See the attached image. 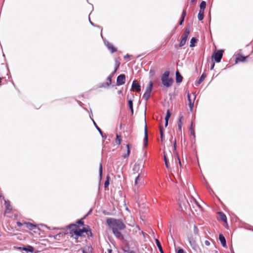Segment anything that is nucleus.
I'll return each instance as SVG.
<instances>
[{
    "label": "nucleus",
    "instance_id": "nucleus-53",
    "mask_svg": "<svg viewBox=\"0 0 253 253\" xmlns=\"http://www.w3.org/2000/svg\"><path fill=\"white\" fill-rule=\"evenodd\" d=\"M83 253H87L84 250H83Z\"/></svg>",
    "mask_w": 253,
    "mask_h": 253
},
{
    "label": "nucleus",
    "instance_id": "nucleus-23",
    "mask_svg": "<svg viewBox=\"0 0 253 253\" xmlns=\"http://www.w3.org/2000/svg\"><path fill=\"white\" fill-rule=\"evenodd\" d=\"M141 179V177L140 174H138V175L136 177L134 182V186L137 188L139 186V181Z\"/></svg>",
    "mask_w": 253,
    "mask_h": 253
},
{
    "label": "nucleus",
    "instance_id": "nucleus-51",
    "mask_svg": "<svg viewBox=\"0 0 253 253\" xmlns=\"http://www.w3.org/2000/svg\"><path fill=\"white\" fill-rule=\"evenodd\" d=\"M195 203L199 208H201V206L198 204L197 201L195 200Z\"/></svg>",
    "mask_w": 253,
    "mask_h": 253
},
{
    "label": "nucleus",
    "instance_id": "nucleus-38",
    "mask_svg": "<svg viewBox=\"0 0 253 253\" xmlns=\"http://www.w3.org/2000/svg\"><path fill=\"white\" fill-rule=\"evenodd\" d=\"M107 81H108L107 84L108 86H109L112 83V79L111 78V77H108L107 78Z\"/></svg>",
    "mask_w": 253,
    "mask_h": 253
},
{
    "label": "nucleus",
    "instance_id": "nucleus-59",
    "mask_svg": "<svg viewBox=\"0 0 253 253\" xmlns=\"http://www.w3.org/2000/svg\"><path fill=\"white\" fill-rule=\"evenodd\" d=\"M250 230H252L253 231V229H250Z\"/></svg>",
    "mask_w": 253,
    "mask_h": 253
},
{
    "label": "nucleus",
    "instance_id": "nucleus-54",
    "mask_svg": "<svg viewBox=\"0 0 253 253\" xmlns=\"http://www.w3.org/2000/svg\"><path fill=\"white\" fill-rule=\"evenodd\" d=\"M93 123H94V125H95V126H98L96 125V123H95L94 121H93Z\"/></svg>",
    "mask_w": 253,
    "mask_h": 253
},
{
    "label": "nucleus",
    "instance_id": "nucleus-58",
    "mask_svg": "<svg viewBox=\"0 0 253 253\" xmlns=\"http://www.w3.org/2000/svg\"><path fill=\"white\" fill-rule=\"evenodd\" d=\"M179 130H181V127H179Z\"/></svg>",
    "mask_w": 253,
    "mask_h": 253
},
{
    "label": "nucleus",
    "instance_id": "nucleus-46",
    "mask_svg": "<svg viewBox=\"0 0 253 253\" xmlns=\"http://www.w3.org/2000/svg\"><path fill=\"white\" fill-rule=\"evenodd\" d=\"M129 57V55H128V54L126 55H125V56H124V58H125V59H127V58H128Z\"/></svg>",
    "mask_w": 253,
    "mask_h": 253
},
{
    "label": "nucleus",
    "instance_id": "nucleus-49",
    "mask_svg": "<svg viewBox=\"0 0 253 253\" xmlns=\"http://www.w3.org/2000/svg\"><path fill=\"white\" fill-rule=\"evenodd\" d=\"M6 208H7V210H9V211H10V210H11V209L10 208V206H7L6 207Z\"/></svg>",
    "mask_w": 253,
    "mask_h": 253
},
{
    "label": "nucleus",
    "instance_id": "nucleus-5",
    "mask_svg": "<svg viewBox=\"0 0 253 253\" xmlns=\"http://www.w3.org/2000/svg\"><path fill=\"white\" fill-rule=\"evenodd\" d=\"M179 206L182 211H186L188 209L190 208V206L186 197L181 196L178 199Z\"/></svg>",
    "mask_w": 253,
    "mask_h": 253
},
{
    "label": "nucleus",
    "instance_id": "nucleus-36",
    "mask_svg": "<svg viewBox=\"0 0 253 253\" xmlns=\"http://www.w3.org/2000/svg\"><path fill=\"white\" fill-rule=\"evenodd\" d=\"M189 131L191 135H192L194 137H195V133L194 127H190Z\"/></svg>",
    "mask_w": 253,
    "mask_h": 253
},
{
    "label": "nucleus",
    "instance_id": "nucleus-8",
    "mask_svg": "<svg viewBox=\"0 0 253 253\" xmlns=\"http://www.w3.org/2000/svg\"><path fill=\"white\" fill-rule=\"evenodd\" d=\"M223 53L222 50H218L213 55V57L215 62L218 63L220 62L222 57Z\"/></svg>",
    "mask_w": 253,
    "mask_h": 253
},
{
    "label": "nucleus",
    "instance_id": "nucleus-26",
    "mask_svg": "<svg viewBox=\"0 0 253 253\" xmlns=\"http://www.w3.org/2000/svg\"><path fill=\"white\" fill-rule=\"evenodd\" d=\"M204 10H200L199 12L198 17V19L200 21L204 19Z\"/></svg>",
    "mask_w": 253,
    "mask_h": 253
},
{
    "label": "nucleus",
    "instance_id": "nucleus-25",
    "mask_svg": "<svg viewBox=\"0 0 253 253\" xmlns=\"http://www.w3.org/2000/svg\"><path fill=\"white\" fill-rule=\"evenodd\" d=\"M156 245L160 252L161 253H164V251H163V248H162V247L161 245V243L160 242V241H159L158 239H156Z\"/></svg>",
    "mask_w": 253,
    "mask_h": 253
},
{
    "label": "nucleus",
    "instance_id": "nucleus-1",
    "mask_svg": "<svg viewBox=\"0 0 253 253\" xmlns=\"http://www.w3.org/2000/svg\"><path fill=\"white\" fill-rule=\"evenodd\" d=\"M71 230V236L78 242L80 237H87V238L93 236L91 229L88 225H85L82 229H80L78 225L75 224H71L69 226Z\"/></svg>",
    "mask_w": 253,
    "mask_h": 253
},
{
    "label": "nucleus",
    "instance_id": "nucleus-17",
    "mask_svg": "<svg viewBox=\"0 0 253 253\" xmlns=\"http://www.w3.org/2000/svg\"><path fill=\"white\" fill-rule=\"evenodd\" d=\"M106 45L107 46L108 48L110 50H111V52L112 53H114L116 51V49L114 47V46L113 45V44L112 43L108 42L107 43H106Z\"/></svg>",
    "mask_w": 253,
    "mask_h": 253
},
{
    "label": "nucleus",
    "instance_id": "nucleus-55",
    "mask_svg": "<svg viewBox=\"0 0 253 253\" xmlns=\"http://www.w3.org/2000/svg\"><path fill=\"white\" fill-rule=\"evenodd\" d=\"M90 23L92 25H94L93 23L90 20Z\"/></svg>",
    "mask_w": 253,
    "mask_h": 253
},
{
    "label": "nucleus",
    "instance_id": "nucleus-21",
    "mask_svg": "<svg viewBox=\"0 0 253 253\" xmlns=\"http://www.w3.org/2000/svg\"><path fill=\"white\" fill-rule=\"evenodd\" d=\"M148 131L147 127H145V137H144V146L146 147L147 146L148 143Z\"/></svg>",
    "mask_w": 253,
    "mask_h": 253
},
{
    "label": "nucleus",
    "instance_id": "nucleus-34",
    "mask_svg": "<svg viewBox=\"0 0 253 253\" xmlns=\"http://www.w3.org/2000/svg\"><path fill=\"white\" fill-rule=\"evenodd\" d=\"M140 170V166L139 165H138V164H135L134 165V167H133V171H135L137 172H138Z\"/></svg>",
    "mask_w": 253,
    "mask_h": 253
},
{
    "label": "nucleus",
    "instance_id": "nucleus-24",
    "mask_svg": "<svg viewBox=\"0 0 253 253\" xmlns=\"http://www.w3.org/2000/svg\"><path fill=\"white\" fill-rule=\"evenodd\" d=\"M186 14V10L184 9L182 11V14H181V20L180 21H179V25H182L183 21H184V18H185V16Z\"/></svg>",
    "mask_w": 253,
    "mask_h": 253
},
{
    "label": "nucleus",
    "instance_id": "nucleus-7",
    "mask_svg": "<svg viewBox=\"0 0 253 253\" xmlns=\"http://www.w3.org/2000/svg\"><path fill=\"white\" fill-rule=\"evenodd\" d=\"M190 34V31L188 29H186L184 34L182 35L181 41L179 43V46L182 47L185 45L187 40L188 35Z\"/></svg>",
    "mask_w": 253,
    "mask_h": 253
},
{
    "label": "nucleus",
    "instance_id": "nucleus-6",
    "mask_svg": "<svg viewBox=\"0 0 253 253\" xmlns=\"http://www.w3.org/2000/svg\"><path fill=\"white\" fill-rule=\"evenodd\" d=\"M153 85V82L152 81L150 82L146 88V91L143 95V98L146 101L148 100L150 96V94L152 90Z\"/></svg>",
    "mask_w": 253,
    "mask_h": 253
},
{
    "label": "nucleus",
    "instance_id": "nucleus-48",
    "mask_svg": "<svg viewBox=\"0 0 253 253\" xmlns=\"http://www.w3.org/2000/svg\"><path fill=\"white\" fill-rule=\"evenodd\" d=\"M173 145H174V150H175V149H176V141H174Z\"/></svg>",
    "mask_w": 253,
    "mask_h": 253
},
{
    "label": "nucleus",
    "instance_id": "nucleus-37",
    "mask_svg": "<svg viewBox=\"0 0 253 253\" xmlns=\"http://www.w3.org/2000/svg\"><path fill=\"white\" fill-rule=\"evenodd\" d=\"M109 176H108L107 177V179L104 183L105 188H106L107 187H108L109 186Z\"/></svg>",
    "mask_w": 253,
    "mask_h": 253
},
{
    "label": "nucleus",
    "instance_id": "nucleus-3",
    "mask_svg": "<svg viewBox=\"0 0 253 253\" xmlns=\"http://www.w3.org/2000/svg\"><path fill=\"white\" fill-rule=\"evenodd\" d=\"M193 232L194 235L191 234L188 237V241L190 246L194 250H196L198 248V245L197 242V237L199 236V229L197 226L194 225L193 227Z\"/></svg>",
    "mask_w": 253,
    "mask_h": 253
},
{
    "label": "nucleus",
    "instance_id": "nucleus-45",
    "mask_svg": "<svg viewBox=\"0 0 253 253\" xmlns=\"http://www.w3.org/2000/svg\"><path fill=\"white\" fill-rule=\"evenodd\" d=\"M214 63H213L211 67V70H212L214 68Z\"/></svg>",
    "mask_w": 253,
    "mask_h": 253
},
{
    "label": "nucleus",
    "instance_id": "nucleus-33",
    "mask_svg": "<svg viewBox=\"0 0 253 253\" xmlns=\"http://www.w3.org/2000/svg\"><path fill=\"white\" fill-rule=\"evenodd\" d=\"M128 106L130 110H131V112L132 114L133 113V102L131 100H129L128 101Z\"/></svg>",
    "mask_w": 253,
    "mask_h": 253
},
{
    "label": "nucleus",
    "instance_id": "nucleus-30",
    "mask_svg": "<svg viewBox=\"0 0 253 253\" xmlns=\"http://www.w3.org/2000/svg\"><path fill=\"white\" fill-rule=\"evenodd\" d=\"M164 159L165 165H166V167L168 169L169 168L168 160L167 158V154L165 151H164Z\"/></svg>",
    "mask_w": 253,
    "mask_h": 253
},
{
    "label": "nucleus",
    "instance_id": "nucleus-41",
    "mask_svg": "<svg viewBox=\"0 0 253 253\" xmlns=\"http://www.w3.org/2000/svg\"><path fill=\"white\" fill-rule=\"evenodd\" d=\"M17 226H18V227H21V226H22V225H24V223H21V222H19V221H18V222H17Z\"/></svg>",
    "mask_w": 253,
    "mask_h": 253
},
{
    "label": "nucleus",
    "instance_id": "nucleus-32",
    "mask_svg": "<svg viewBox=\"0 0 253 253\" xmlns=\"http://www.w3.org/2000/svg\"><path fill=\"white\" fill-rule=\"evenodd\" d=\"M124 251L126 253H135V252L130 249V248L128 247H125L124 249Z\"/></svg>",
    "mask_w": 253,
    "mask_h": 253
},
{
    "label": "nucleus",
    "instance_id": "nucleus-27",
    "mask_svg": "<svg viewBox=\"0 0 253 253\" xmlns=\"http://www.w3.org/2000/svg\"><path fill=\"white\" fill-rule=\"evenodd\" d=\"M122 141V137L121 136L119 135L118 134H116V138L115 139L116 143L118 145H120Z\"/></svg>",
    "mask_w": 253,
    "mask_h": 253
},
{
    "label": "nucleus",
    "instance_id": "nucleus-20",
    "mask_svg": "<svg viewBox=\"0 0 253 253\" xmlns=\"http://www.w3.org/2000/svg\"><path fill=\"white\" fill-rule=\"evenodd\" d=\"M126 148H127L126 153L124 154L123 155V157L124 158H127L129 156V155L130 154V146L129 144H127Z\"/></svg>",
    "mask_w": 253,
    "mask_h": 253
},
{
    "label": "nucleus",
    "instance_id": "nucleus-2",
    "mask_svg": "<svg viewBox=\"0 0 253 253\" xmlns=\"http://www.w3.org/2000/svg\"><path fill=\"white\" fill-rule=\"evenodd\" d=\"M107 223L112 229L113 233L116 238L121 240L124 239V236L120 231L126 228V225L121 220L109 218L107 219Z\"/></svg>",
    "mask_w": 253,
    "mask_h": 253
},
{
    "label": "nucleus",
    "instance_id": "nucleus-12",
    "mask_svg": "<svg viewBox=\"0 0 253 253\" xmlns=\"http://www.w3.org/2000/svg\"><path fill=\"white\" fill-rule=\"evenodd\" d=\"M193 96H194V99L192 100L191 99L190 94L188 93L187 95L188 99V101H189V107L191 111H192V109H193V107L194 106V100L196 98V96L194 94L193 95Z\"/></svg>",
    "mask_w": 253,
    "mask_h": 253
},
{
    "label": "nucleus",
    "instance_id": "nucleus-42",
    "mask_svg": "<svg viewBox=\"0 0 253 253\" xmlns=\"http://www.w3.org/2000/svg\"><path fill=\"white\" fill-rule=\"evenodd\" d=\"M177 253H185L182 249H179L177 251Z\"/></svg>",
    "mask_w": 253,
    "mask_h": 253
},
{
    "label": "nucleus",
    "instance_id": "nucleus-56",
    "mask_svg": "<svg viewBox=\"0 0 253 253\" xmlns=\"http://www.w3.org/2000/svg\"><path fill=\"white\" fill-rule=\"evenodd\" d=\"M195 0H191V2L193 3Z\"/></svg>",
    "mask_w": 253,
    "mask_h": 253
},
{
    "label": "nucleus",
    "instance_id": "nucleus-14",
    "mask_svg": "<svg viewBox=\"0 0 253 253\" xmlns=\"http://www.w3.org/2000/svg\"><path fill=\"white\" fill-rule=\"evenodd\" d=\"M219 240L221 242V244H222V246L223 247H226V240L224 236L220 234L219 235Z\"/></svg>",
    "mask_w": 253,
    "mask_h": 253
},
{
    "label": "nucleus",
    "instance_id": "nucleus-15",
    "mask_svg": "<svg viewBox=\"0 0 253 253\" xmlns=\"http://www.w3.org/2000/svg\"><path fill=\"white\" fill-rule=\"evenodd\" d=\"M171 116V113L169 110H168L167 111V115L165 117V126H167L168 125V121Z\"/></svg>",
    "mask_w": 253,
    "mask_h": 253
},
{
    "label": "nucleus",
    "instance_id": "nucleus-50",
    "mask_svg": "<svg viewBox=\"0 0 253 253\" xmlns=\"http://www.w3.org/2000/svg\"><path fill=\"white\" fill-rule=\"evenodd\" d=\"M189 123H190V126H193V123L191 122L190 120L189 121Z\"/></svg>",
    "mask_w": 253,
    "mask_h": 253
},
{
    "label": "nucleus",
    "instance_id": "nucleus-11",
    "mask_svg": "<svg viewBox=\"0 0 253 253\" xmlns=\"http://www.w3.org/2000/svg\"><path fill=\"white\" fill-rule=\"evenodd\" d=\"M132 88L133 90L135 91L136 92H139L141 90V87L139 84L136 83L135 80L133 81L132 84Z\"/></svg>",
    "mask_w": 253,
    "mask_h": 253
},
{
    "label": "nucleus",
    "instance_id": "nucleus-40",
    "mask_svg": "<svg viewBox=\"0 0 253 253\" xmlns=\"http://www.w3.org/2000/svg\"><path fill=\"white\" fill-rule=\"evenodd\" d=\"M77 223H78V224H79L82 225H84V222L82 220V219H80V220H79L77 222Z\"/></svg>",
    "mask_w": 253,
    "mask_h": 253
},
{
    "label": "nucleus",
    "instance_id": "nucleus-13",
    "mask_svg": "<svg viewBox=\"0 0 253 253\" xmlns=\"http://www.w3.org/2000/svg\"><path fill=\"white\" fill-rule=\"evenodd\" d=\"M24 224L25 226V227H26V228H27L30 230H33L37 228V226L36 225H34L30 222H24Z\"/></svg>",
    "mask_w": 253,
    "mask_h": 253
},
{
    "label": "nucleus",
    "instance_id": "nucleus-19",
    "mask_svg": "<svg viewBox=\"0 0 253 253\" xmlns=\"http://www.w3.org/2000/svg\"><path fill=\"white\" fill-rule=\"evenodd\" d=\"M182 77L178 71L176 72V83H181L182 81Z\"/></svg>",
    "mask_w": 253,
    "mask_h": 253
},
{
    "label": "nucleus",
    "instance_id": "nucleus-4",
    "mask_svg": "<svg viewBox=\"0 0 253 253\" xmlns=\"http://www.w3.org/2000/svg\"><path fill=\"white\" fill-rule=\"evenodd\" d=\"M169 72L167 71L164 72L161 77L163 84L167 87H170L173 82V79L169 78Z\"/></svg>",
    "mask_w": 253,
    "mask_h": 253
},
{
    "label": "nucleus",
    "instance_id": "nucleus-9",
    "mask_svg": "<svg viewBox=\"0 0 253 253\" xmlns=\"http://www.w3.org/2000/svg\"><path fill=\"white\" fill-rule=\"evenodd\" d=\"M126 81V76L124 74L119 75L117 79V85L120 86L124 84Z\"/></svg>",
    "mask_w": 253,
    "mask_h": 253
},
{
    "label": "nucleus",
    "instance_id": "nucleus-52",
    "mask_svg": "<svg viewBox=\"0 0 253 253\" xmlns=\"http://www.w3.org/2000/svg\"><path fill=\"white\" fill-rule=\"evenodd\" d=\"M178 161H179V164L180 165V166H181V162H180V160L179 159V158L178 157Z\"/></svg>",
    "mask_w": 253,
    "mask_h": 253
},
{
    "label": "nucleus",
    "instance_id": "nucleus-44",
    "mask_svg": "<svg viewBox=\"0 0 253 253\" xmlns=\"http://www.w3.org/2000/svg\"><path fill=\"white\" fill-rule=\"evenodd\" d=\"M205 244L207 246H209L210 245V242L209 241L206 240L205 241Z\"/></svg>",
    "mask_w": 253,
    "mask_h": 253
},
{
    "label": "nucleus",
    "instance_id": "nucleus-16",
    "mask_svg": "<svg viewBox=\"0 0 253 253\" xmlns=\"http://www.w3.org/2000/svg\"><path fill=\"white\" fill-rule=\"evenodd\" d=\"M218 214L219 215V217L220 220L225 222H227V218L225 214L224 213L222 212H219Z\"/></svg>",
    "mask_w": 253,
    "mask_h": 253
},
{
    "label": "nucleus",
    "instance_id": "nucleus-22",
    "mask_svg": "<svg viewBox=\"0 0 253 253\" xmlns=\"http://www.w3.org/2000/svg\"><path fill=\"white\" fill-rule=\"evenodd\" d=\"M246 58H247V57H245L242 55H240L239 56L236 57V62H238V61L245 62L246 60Z\"/></svg>",
    "mask_w": 253,
    "mask_h": 253
},
{
    "label": "nucleus",
    "instance_id": "nucleus-29",
    "mask_svg": "<svg viewBox=\"0 0 253 253\" xmlns=\"http://www.w3.org/2000/svg\"><path fill=\"white\" fill-rule=\"evenodd\" d=\"M206 1H202L201 3H200V10H205V8H206Z\"/></svg>",
    "mask_w": 253,
    "mask_h": 253
},
{
    "label": "nucleus",
    "instance_id": "nucleus-31",
    "mask_svg": "<svg viewBox=\"0 0 253 253\" xmlns=\"http://www.w3.org/2000/svg\"><path fill=\"white\" fill-rule=\"evenodd\" d=\"M197 39H196L195 38H192L190 41V46L194 47L195 46V43L197 42Z\"/></svg>",
    "mask_w": 253,
    "mask_h": 253
},
{
    "label": "nucleus",
    "instance_id": "nucleus-28",
    "mask_svg": "<svg viewBox=\"0 0 253 253\" xmlns=\"http://www.w3.org/2000/svg\"><path fill=\"white\" fill-rule=\"evenodd\" d=\"M206 77V75L205 74H203L200 78H199V79L198 80V82H197V84H201L204 80V79H205V78Z\"/></svg>",
    "mask_w": 253,
    "mask_h": 253
},
{
    "label": "nucleus",
    "instance_id": "nucleus-43",
    "mask_svg": "<svg viewBox=\"0 0 253 253\" xmlns=\"http://www.w3.org/2000/svg\"><path fill=\"white\" fill-rule=\"evenodd\" d=\"M118 69V67H116L115 69V70L114 71L113 73H112L111 75H110L108 77H111V78L112 79V77L113 76V74H114V73H115V72H116L117 70Z\"/></svg>",
    "mask_w": 253,
    "mask_h": 253
},
{
    "label": "nucleus",
    "instance_id": "nucleus-47",
    "mask_svg": "<svg viewBox=\"0 0 253 253\" xmlns=\"http://www.w3.org/2000/svg\"><path fill=\"white\" fill-rule=\"evenodd\" d=\"M96 128H97V129H98V130L100 132V133L101 134H102V131L101 130V129H100V127H96Z\"/></svg>",
    "mask_w": 253,
    "mask_h": 253
},
{
    "label": "nucleus",
    "instance_id": "nucleus-35",
    "mask_svg": "<svg viewBox=\"0 0 253 253\" xmlns=\"http://www.w3.org/2000/svg\"><path fill=\"white\" fill-rule=\"evenodd\" d=\"M160 134H161V141H163V139H164V128L160 127Z\"/></svg>",
    "mask_w": 253,
    "mask_h": 253
},
{
    "label": "nucleus",
    "instance_id": "nucleus-10",
    "mask_svg": "<svg viewBox=\"0 0 253 253\" xmlns=\"http://www.w3.org/2000/svg\"><path fill=\"white\" fill-rule=\"evenodd\" d=\"M189 124H187L186 123V120L185 118L181 115V114H180L179 115V119L178 120V121L177 122V126H182L183 125H187L188 126Z\"/></svg>",
    "mask_w": 253,
    "mask_h": 253
},
{
    "label": "nucleus",
    "instance_id": "nucleus-57",
    "mask_svg": "<svg viewBox=\"0 0 253 253\" xmlns=\"http://www.w3.org/2000/svg\"><path fill=\"white\" fill-rule=\"evenodd\" d=\"M145 126L147 127V125H146V123H145Z\"/></svg>",
    "mask_w": 253,
    "mask_h": 253
},
{
    "label": "nucleus",
    "instance_id": "nucleus-18",
    "mask_svg": "<svg viewBox=\"0 0 253 253\" xmlns=\"http://www.w3.org/2000/svg\"><path fill=\"white\" fill-rule=\"evenodd\" d=\"M20 249H22V250L23 251H25L31 253H33L34 252V248L31 246H28L27 247H23L22 248H20Z\"/></svg>",
    "mask_w": 253,
    "mask_h": 253
},
{
    "label": "nucleus",
    "instance_id": "nucleus-39",
    "mask_svg": "<svg viewBox=\"0 0 253 253\" xmlns=\"http://www.w3.org/2000/svg\"><path fill=\"white\" fill-rule=\"evenodd\" d=\"M102 164H100V166H99V175H100V179L102 177Z\"/></svg>",
    "mask_w": 253,
    "mask_h": 253
}]
</instances>
